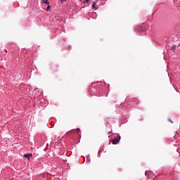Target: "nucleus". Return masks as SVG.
<instances>
[{
  "label": "nucleus",
  "mask_w": 180,
  "mask_h": 180,
  "mask_svg": "<svg viewBox=\"0 0 180 180\" xmlns=\"http://www.w3.org/2000/svg\"><path fill=\"white\" fill-rule=\"evenodd\" d=\"M134 30L136 33H139L140 32H144L146 30V28H143L141 25H137L135 28Z\"/></svg>",
  "instance_id": "nucleus-1"
},
{
  "label": "nucleus",
  "mask_w": 180,
  "mask_h": 180,
  "mask_svg": "<svg viewBox=\"0 0 180 180\" xmlns=\"http://www.w3.org/2000/svg\"><path fill=\"white\" fill-rule=\"evenodd\" d=\"M121 136L120 134H117V138H115L112 140V144H118L119 141H120Z\"/></svg>",
  "instance_id": "nucleus-2"
},
{
  "label": "nucleus",
  "mask_w": 180,
  "mask_h": 180,
  "mask_svg": "<svg viewBox=\"0 0 180 180\" xmlns=\"http://www.w3.org/2000/svg\"><path fill=\"white\" fill-rule=\"evenodd\" d=\"M23 157L24 158H27L28 160H30V157H33V154L32 153L25 154Z\"/></svg>",
  "instance_id": "nucleus-3"
},
{
  "label": "nucleus",
  "mask_w": 180,
  "mask_h": 180,
  "mask_svg": "<svg viewBox=\"0 0 180 180\" xmlns=\"http://www.w3.org/2000/svg\"><path fill=\"white\" fill-rule=\"evenodd\" d=\"M176 50V45H172V51L173 53H175V51Z\"/></svg>",
  "instance_id": "nucleus-4"
},
{
  "label": "nucleus",
  "mask_w": 180,
  "mask_h": 180,
  "mask_svg": "<svg viewBox=\"0 0 180 180\" xmlns=\"http://www.w3.org/2000/svg\"><path fill=\"white\" fill-rule=\"evenodd\" d=\"M92 9H95V11H96V9H98V7H96V3H94L91 6Z\"/></svg>",
  "instance_id": "nucleus-5"
},
{
  "label": "nucleus",
  "mask_w": 180,
  "mask_h": 180,
  "mask_svg": "<svg viewBox=\"0 0 180 180\" xmlns=\"http://www.w3.org/2000/svg\"><path fill=\"white\" fill-rule=\"evenodd\" d=\"M83 4H89L91 0H80Z\"/></svg>",
  "instance_id": "nucleus-6"
},
{
  "label": "nucleus",
  "mask_w": 180,
  "mask_h": 180,
  "mask_svg": "<svg viewBox=\"0 0 180 180\" xmlns=\"http://www.w3.org/2000/svg\"><path fill=\"white\" fill-rule=\"evenodd\" d=\"M50 9H51V6L50 5H48V6L46 7L47 12H49V11H50Z\"/></svg>",
  "instance_id": "nucleus-7"
},
{
  "label": "nucleus",
  "mask_w": 180,
  "mask_h": 180,
  "mask_svg": "<svg viewBox=\"0 0 180 180\" xmlns=\"http://www.w3.org/2000/svg\"><path fill=\"white\" fill-rule=\"evenodd\" d=\"M42 3L43 4H49V0H43Z\"/></svg>",
  "instance_id": "nucleus-8"
},
{
  "label": "nucleus",
  "mask_w": 180,
  "mask_h": 180,
  "mask_svg": "<svg viewBox=\"0 0 180 180\" xmlns=\"http://www.w3.org/2000/svg\"><path fill=\"white\" fill-rule=\"evenodd\" d=\"M145 175L146 176H148V175H150V172H146V173H145Z\"/></svg>",
  "instance_id": "nucleus-9"
},
{
  "label": "nucleus",
  "mask_w": 180,
  "mask_h": 180,
  "mask_svg": "<svg viewBox=\"0 0 180 180\" xmlns=\"http://www.w3.org/2000/svg\"><path fill=\"white\" fill-rule=\"evenodd\" d=\"M97 157H101V151H98V153L97 155Z\"/></svg>",
  "instance_id": "nucleus-10"
},
{
  "label": "nucleus",
  "mask_w": 180,
  "mask_h": 180,
  "mask_svg": "<svg viewBox=\"0 0 180 180\" xmlns=\"http://www.w3.org/2000/svg\"><path fill=\"white\" fill-rule=\"evenodd\" d=\"M169 122H170L171 123H174V121H172V120L169 119Z\"/></svg>",
  "instance_id": "nucleus-11"
},
{
  "label": "nucleus",
  "mask_w": 180,
  "mask_h": 180,
  "mask_svg": "<svg viewBox=\"0 0 180 180\" xmlns=\"http://www.w3.org/2000/svg\"><path fill=\"white\" fill-rule=\"evenodd\" d=\"M60 1H67V0H60Z\"/></svg>",
  "instance_id": "nucleus-12"
},
{
  "label": "nucleus",
  "mask_w": 180,
  "mask_h": 180,
  "mask_svg": "<svg viewBox=\"0 0 180 180\" xmlns=\"http://www.w3.org/2000/svg\"><path fill=\"white\" fill-rule=\"evenodd\" d=\"M77 130H79V128H77Z\"/></svg>",
  "instance_id": "nucleus-13"
}]
</instances>
